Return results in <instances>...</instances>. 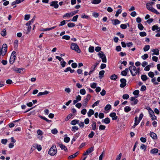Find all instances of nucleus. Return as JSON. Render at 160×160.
<instances>
[{
  "instance_id": "obj_5",
  "label": "nucleus",
  "mask_w": 160,
  "mask_h": 160,
  "mask_svg": "<svg viewBox=\"0 0 160 160\" xmlns=\"http://www.w3.org/2000/svg\"><path fill=\"white\" fill-rule=\"evenodd\" d=\"M98 55L100 58L102 59V62L105 63L107 62L106 57L104 54V53L103 52L100 51L98 53Z\"/></svg>"
},
{
  "instance_id": "obj_38",
  "label": "nucleus",
  "mask_w": 160,
  "mask_h": 160,
  "mask_svg": "<svg viewBox=\"0 0 160 160\" xmlns=\"http://www.w3.org/2000/svg\"><path fill=\"white\" fill-rule=\"evenodd\" d=\"M89 52H92L94 51V47L93 46H90L88 49Z\"/></svg>"
},
{
  "instance_id": "obj_26",
  "label": "nucleus",
  "mask_w": 160,
  "mask_h": 160,
  "mask_svg": "<svg viewBox=\"0 0 160 160\" xmlns=\"http://www.w3.org/2000/svg\"><path fill=\"white\" fill-rule=\"evenodd\" d=\"M158 152V150L157 148H154L152 149L150 152L152 154H154L157 153Z\"/></svg>"
},
{
  "instance_id": "obj_17",
  "label": "nucleus",
  "mask_w": 160,
  "mask_h": 160,
  "mask_svg": "<svg viewBox=\"0 0 160 160\" xmlns=\"http://www.w3.org/2000/svg\"><path fill=\"white\" fill-rule=\"evenodd\" d=\"M56 27V26L50 28H42L41 29L42 31H50L54 29Z\"/></svg>"
},
{
  "instance_id": "obj_22",
  "label": "nucleus",
  "mask_w": 160,
  "mask_h": 160,
  "mask_svg": "<svg viewBox=\"0 0 160 160\" xmlns=\"http://www.w3.org/2000/svg\"><path fill=\"white\" fill-rule=\"evenodd\" d=\"M141 78L143 81H146L148 78L147 77L146 75H142L141 76Z\"/></svg>"
},
{
  "instance_id": "obj_34",
  "label": "nucleus",
  "mask_w": 160,
  "mask_h": 160,
  "mask_svg": "<svg viewBox=\"0 0 160 160\" xmlns=\"http://www.w3.org/2000/svg\"><path fill=\"white\" fill-rule=\"evenodd\" d=\"M138 27L140 30H142L144 28L142 24L141 23H139L138 25Z\"/></svg>"
},
{
  "instance_id": "obj_25",
  "label": "nucleus",
  "mask_w": 160,
  "mask_h": 160,
  "mask_svg": "<svg viewBox=\"0 0 160 160\" xmlns=\"http://www.w3.org/2000/svg\"><path fill=\"white\" fill-rule=\"evenodd\" d=\"M101 2V0H93L92 2V3L94 4H97L100 3Z\"/></svg>"
},
{
  "instance_id": "obj_51",
  "label": "nucleus",
  "mask_w": 160,
  "mask_h": 160,
  "mask_svg": "<svg viewBox=\"0 0 160 160\" xmlns=\"http://www.w3.org/2000/svg\"><path fill=\"white\" fill-rule=\"evenodd\" d=\"M78 15H77L74 17H73L72 18V19L71 21L73 22H75L76 21L78 18Z\"/></svg>"
},
{
  "instance_id": "obj_7",
  "label": "nucleus",
  "mask_w": 160,
  "mask_h": 160,
  "mask_svg": "<svg viewBox=\"0 0 160 160\" xmlns=\"http://www.w3.org/2000/svg\"><path fill=\"white\" fill-rule=\"evenodd\" d=\"M121 83L120 87L121 88H124L126 85V80L124 78H122L120 80Z\"/></svg>"
},
{
  "instance_id": "obj_45",
  "label": "nucleus",
  "mask_w": 160,
  "mask_h": 160,
  "mask_svg": "<svg viewBox=\"0 0 160 160\" xmlns=\"http://www.w3.org/2000/svg\"><path fill=\"white\" fill-rule=\"evenodd\" d=\"M148 57V56L147 54H145L144 55H142V58L143 59L145 60Z\"/></svg>"
},
{
  "instance_id": "obj_3",
  "label": "nucleus",
  "mask_w": 160,
  "mask_h": 160,
  "mask_svg": "<svg viewBox=\"0 0 160 160\" xmlns=\"http://www.w3.org/2000/svg\"><path fill=\"white\" fill-rule=\"evenodd\" d=\"M57 150L56 146L53 145L50 149L48 151V154L51 156H53L57 153Z\"/></svg>"
},
{
  "instance_id": "obj_4",
  "label": "nucleus",
  "mask_w": 160,
  "mask_h": 160,
  "mask_svg": "<svg viewBox=\"0 0 160 160\" xmlns=\"http://www.w3.org/2000/svg\"><path fill=\"white\" fill-rule=\"evenodd\" d=\"M16 55V52L15 51H13L12 52L10 59L9 62L10 64H12L14 62Z\"/></svg>"
},
{
  "instance_id": "obj_10",
  "label": "nucleus",
  "mask_w": 160,
  "mask_h": 160,
  "mask_svg": "<svg viewBox=\"0 0 160 160\" xmlns=\"http://www.w3.org/2000/svg\"><path fill=\"white\" fill-rule=\"evenodd\" d=\"M58 2L57 1H52L50 3V6L53 7L55 8H57L58 7Z\"/></svg>"
},
{
  "instance_id": "obj_11",
  "label": "nucleus",
  "mask_w": 160,
  "mask_h": 160,
  "mask_svg": "<svg viewBox=\"0 0 160 160\" xmlns=\"http://www.w3.org/2000/svg\"><path fill=\"white\" fill-rule=\"evenodd\" d=\"M151 51L153 53L152 54V55H158L159 54V50L158 48L152 49Z\"/></svg>"
},
{
  "instance_id": "obj_56",
  "label": "nucleus",
  "mask_w": 160,
  "mask_h": 160,
  "mask_svg": "<svg viewBox=\"0 0 160 160\" xmlns=\"http://www.w3.org/2000/svg\"><path fill=\"white\" fill-rule=\"evenodd\" d=\"M81 113L83 115H85L87 112V110L86 109H83L81 111Z\"/></svg>"
},
{
  "instance_id": "obj_13",
  "label": "nucleus",
  "mask_w": 160,
  "mask_h": 160,
  "mask_svg": "<svg viewBox=\"0 0 160 160\" xmlns=\"http://www.w3.org/2000/svg\"><path fill=\"white\" fill-rule=\"evenodd\" d=\"M110 116L112 118V119L116 120L118 118V116L116 115V114L115 112H112L110 114Z\"/></svg>"
},
{
  "instance_id": "obj_16",
  "label": "nucleus",
  "mask_w": 160,
  "mask_h": 160,
  "mask_svg": "<svg viewBox=\"0 0 160 160\" xmlns=\"http://www.w3.org/2000/svg\"><path fill=\"white\" fill-rule=\"evenodd\" d=\"M35 16H34L33 17V18L31 20L28 21L27 23L26 24V26L31 25V23H32L34 22V21L35 19Z\"/></svg>"
},
{
  "instance_id": "obj_46",
  "label": "nucleus",
  "mask_w": 160,
  "mask_h": 160,
  "mask_svg": "<svg viewBox=\"0 0 160 160\" xmlns=\"http://www.w3.org/2000/svg\"><path fill=\"white\" fill-rule=\"evenodd\" d=\"M122 98L125 99H127L129 98V96L128 94H124L122 96Z\"/></svg>"
},
{
  "instance_id": "obj_19",
  "label": "nucleus",
  "mask_w": 160,
  "mask_h": 160,
  "mask_svg": "<svg viewBox=\"0 0 160 160\" xmlns=\"http://www.w3.org/2000/svg\"><path fill=\"white\" fill-rule=\"evenodd\" d=\"M94 111L92 109H90L88 112L87 113L88 117H90L92 115L94 114Z\"/></svg>"
},
{
  "instance_id": "obj_62",
  "label": "nucleus",
  "mask_w": 160,
  "mask_h": 160,
  "mask_svg": "<svg viewBox=\"0 0 160 160\" xmlns=\"http://www.w3.org/2000/svg\"><path fill=\"white\" fill-rule=\"evenodd\" d=\"M152 60L153 61L157 62L158 60V57L156 56H153L152 57Z\"/></svg>"
},
{
  "instance_id": "obj_47",
  "label": "nucleus",
  "mask_w": 160,
  "mask_h": 160,
  "mask_svg": "<svg viewBox=\"0 0 160 160\" xmlns=\"http://www.w3.org/2000/svg\"><path fill=\"white\" fill-rule=\"evenodd\" d=\"M139 34L141 37H145L147 35V34L145 32H140Z\"/></svg>"
},
{
  "instance_id": "obj_60",
  "label": "nucleus",
  "mask_w": 160,
  "mask_h": 160,
  "mask_svg": "<svg viewBox=\"0 0 160 160\" xmlns=\"http://www.w3.org/2000/svg\"><path fill=\"white\" fill-rule=\"evenodd\" d=\"M120 27L122 29H125L127 28V26L125 24H122L120 25Z\"/></svg>"
},
{
  "instance_id": "obj_20",
  "label": "nucleus",
  "mask_w": 160,
  "mask_h": 160,
  "mask_svg": "<svg viewBox=\"0 0 160 160\" xmlns=\"http://www.w3.org/2000/svg\"><path fill=\"white\" fill-rule=\"evenodd\" d=\"M78 153L79 152H77L69 156L68 157V159H70L74 158L75 157L77 156V155L78 154Z\"/></svg>"
},
{
  "instance_id": "obj_30",
  "label": "nucleus",
  "mask_w": 160,
  "mask_h": 160,
  "mask_svg": "<svg viewBox=\"0 0 160 160\" xmlns=\"http://www.w3.org/2000/svg\"><path fill=\"white\" fill-rule=\"evenodd\" d=\"M92 129L95 130L96 129V124L95 122H92Z\"/></svg>"
},
{
  "instance_id": "obj_12",
  "label": "nucleus",
  "mask_w": 160,
  "mask_h": 160,
  "mask_svg": "<svg viewBox=\"0 0 160 160\" xmlns=\"http://www.w3.org/2000/svg\"><path fill=\"white\" fill-rule=\"evenodd\" d=\"M138 117L137 116L135 118V123L134 125L132 127V128H134L140 122V121L139 119L138 120Z\"/></svg>"
},
{
  "instance_id": "obj_8",
  "label": "nucleus",
  "mask_w": 160,
  "mask_h": 160,
  "mask_svg": "<svg viewBox=\"0 0 160 160\" xmlns=\"http://www.w3.org/2000/svg\"><path fill=\"white\" fill-rule=\"evenodd\" d=\"M36 148L39 151H41L42 149L41 145H38L37 144H33L32 147L31 148V149L32 150V151L34 150V148Z\"/></svg>"
},
{
  "instance_id": "obj_50",
  "label": "nucleus",
  "mask_w": 160,
  "mask_h": 160,
  "mask_svg": "<svg viewBox=\"0 0 160 160\" xmlns=\"http://www.w3.org/2000/svg\"><path fill=\"white\" fill-rule=\"evenodd\" d=\"M58 130L56 128H54L51 130V132L53 134H56L58 133Z\"/></svg>"
},
{
  "instance_id": "obj_53",
  "label": "nucleus",
  "mask_w": 160,
  "mask_h": 160,
  "mask_svg": "<svg viewBox=\"0 0 160 160\" xmlns=\"http://www.w3.org/2000/svg\"><path fill=\"white\" fill-rule=\"evenodd\" d=\"M70 140V138L68 137H66L64 138V141L66 142H68Z\"/></svg>"
},
{
  "instance_id": "obj_15",
  "label": "nucleus",
  "mask_w": 160,
  "mask_h": 160,
  "mask_svg": "<svg viewBox=\"0 0 160 160\" xmlns=\"http://www.w3.org/2000/svg\"><path fill=\"white\" fill-rule=\"evenodd\" d=\"M110 119H109V118H106L105 119H103L102 120V122H104L107 124L109 123L110 122Z\"/></svg>"
},
{
  "instance_id": "obj_1",
  "label": "nucleus",
  "mask_w": 160,
  "mask_h": 160,
  "mask_svg": "<svg viewBox=\"0 0 160 160\" xmlns=\"http://www.w3.org/2000/svg\"><path fill=\"white\" fill-rule=\"evenodd\" d=\"M129 69L132 75L133 76H136L137 72L138 73L139 72L138 71L139 68H138L137 70L135 66H130L129 68Z\"/></svg>"
},
{
  "instance_id": "obj_39",
  "label": "nucleus",
  "mask_w": 160,
  "mask_h": 160,
  "mask_svg": "<svg viewBox=\"0 0 160 160\" xmlns=\"http://www.w3.org/2000/svg\"><path fill=\"white\" fill-rule=\"evenodd\" d=\"M75 26V24L73 23L69 22L68 24V26L69 28H72Z\"/></svg>"
},
{
  "instance_id": "obj_55",
  "label": "nucleus",
  "mask_w": 160,
  "mask_h": 160,
  "mask_svg": "<svg viewBox=\"0 0 160 160\" xmlns=\"http://www.w3.org/2000/svg\"><path fill=\"white\" fill-rule=\"evenodd\" d=\"M94 134V132L93 131H91V133L88 135V137L89 138H92Z\"/></svg>"
},
{
  "instance_id": "obj_44",
  "label": "nucleus",
  "mask_w": 160,
  "mask_h": 160,
  "mask_svg": "<svg viewBox=\"0 0 160 160\" xmlns=\"http://www.w3.org/2000/svg\"><path fill=\"white\" fill-rule=\"evenodd\" d=\"M80 93L82 95H85L86 93V91L84 89H81L80 91Z\"/></svg>"
},
{
  "instance_id": "obj_33",
  "label": "nucleus",
  "mask_w": 160,
  "mask_h": 160,
  "mask_svg": "<svg viewBox=\"0 0 160 160\" xmlns=\"http://www.w3.org/2000/svg\"><path fill=\"white\" fill-rule=\"evenodd\" d=\"M111 108V105L110 104H108L105 107V110L106 111H108Z\"/></svg>"
},
{
  "instance_id": "obj_32",
  "label": "nucleus",
  "mask_w": 160,
  "mask_h": 160,
  "mask_svg": "<svg viewBox=\"0 0 160 160\" xmlns=\"http://www.w3.org/2000/svg\"><path fill=\"white\" fill-rule=\"evenodd\" d=\"M1 35L3 36H5L6 35V30L4 29L1 32Z\"/></svg>"
},
{
  "instance_id": "obj_49",
  "label": "nucleus",
  "mask_w": 160,
  "mask_h": 160,
  "mask_svg": "<svg viewBox=\"0 0 160 160\" xmlns=\"http://www.w3.org/2000/svg\"><path fill=\"white\" fill-rule=\"evenodd\" d=\"M148 75L151 78H153L154 76V73L152 72H150L148 73Z\"/></svg>"
},
{
  "instance_id": "obj_57",
  "label": "nucleus",
  "mask_w": 160,
  "mask_h": 160,
  "mask_svg": "<svg viewBox=\"0 0 160 160\" xmlns=\"http://www.w3.org/2000/svg\"><path fill=\"white\" fill-rule=\"evenodd\" d=\"M120 21L117 19H116L114 20V22L113 23V24L114 25H116L119 24L120 23Z\"/></svg>"
},
{
  "instance_id": "obj_41",
  "label": "nucleus",
  "mask_w": 160,
  "mask_h": 160,
  "mask_svg": "<svg viewBox=\"0 0 160 160\" xmlns=\"http://www.w3.org/2000/svg\"><path fill=\"white\" fill-rule=\"evenodd\" d=\"M62 39L69 40L70 39V37L68 35H64L62 37Z\"/></svg>"
},
{
  "instance_id": "obj_43",
  "label": "nucleus",
  "mask_w": 160,
  "mask_h": 160,
  "mask_svg": "<svg viewBox=\"0 0 160 160\" xmlns=\"http://www.w3.org/2000/svg\"><path fill=\"white\" fill-rule=\"evenodd\" d=\"M156 79L155 78H152V79L151 81L152 82L154 83V84L155 85H158V83L157 82H156Z\"/></svg>"
},
{
  "instance_id": "obj_48",
  "label": "nucleus",
  "mask_w": 160,
  "mask_h": 160,
  "mask_svg": "<svg viewBox=\"0 0 160 160\" xmlns=\"http://www.w3.org/2000/svg\"><path fill=\"white\" fill-rule=\"evenodd\" d=\"M105 73V71H104V70H102L100 71L99 72V78H102V77H101V76H102L103 75V74H104Z\"/></svg>"
},
{
  "instance_id": "obj_27",
  "label": "nucleus",
  "mask_w": 160,
  "mask_h": 160,
  "mask_svg": "<svg viewBox=\"0 0 160 160\" xmlns=\"http://www.w3.org/2000/svg\"><path fill=\"white\" fill-rule=\"evenodd\" d=\"M88 100L87 99H85L82 102V105L85 107H86Z\"/></svg>"
},
{
  "instance_id": "obj_28",
  "label": "nucleus",
  "mask_w": 160,
  "mask_h": 160,
  "mask_svg": "<svg viewBox=\"0 0 160 160\" xmlns=\"http://www.w3.org/2000/svg\"><path fill=\"white\" fill-rule=\"evenodd\" d=\"M124 111L126 112H128L131 110V108L130 107L127 106L124 108Z\"/></svg>"
},
{
  "instance_id": "obj_40",
  "label": "nucleus",
  "mask_w": 160,
  "mask_h": 160,
  "mask_svg": "<svg viewBox=\"0 0 160 160\" xmlns=\"http://www.w3.org/2000/svg\"><path fill=\"white\" fill-rule=\"evenodd\" d=\"M97 83L95 82H93L90 85L91 87L92 88H96Z\"/></svg>"
},
{
  "instance_id": "obj_54",
  "label": "nucleus",
  "mask_w": 160,
  "mask_h": 160,
  "mask_svg": "<svg viewBox=\"0 0 160 160\" xmlns=\"http://www.w3.org/2000/svg\"><path fill=\"white\" fill-rule=\"evenodd\" d=\"M30 14L26 15L25 16L24 19L26 20H28L30 18Z\"/></svg>"
},
{
  "instance_id": "obj_63",
  "label": "nucleus",
  "mask_w": 160,
  "mask_h": 160,
  "mask_svg": "<svg viewBox=\"0 0 160 160\" xmlns=\"http://www.w3.org/2000/svg\"><path fill=\"white\" fill-rule=\"evenodd\" d=\"M72 115L71 114H69L68 116L67 117V118H65V121H67L72 116Z\"/></svg>"
},
{
  "instance_id": "obj_36",
  "label": "nucleus",
  "mask_w": 160,
  "mask_h": 160,
  "mask_svg": "<svg viewBox=\"0 0 160 160\" xmlns=\"http://www.w3.org/2000/svg\"><path fill=\"white\" fill-rule=\"evenodd\" d=\"M117 76L113 74L110 77V79L112 80H115L117 78Z\"/></svg>"
},
{
  "instance_id": "obj_31",
  "label": "nucleus",
  "mask_w": 160,
  "mask_h": 160,
  "mask_svg": "<svg viewBox=\"0 0 160 160\" xmlns=\"http://www.w3.org/2000/svg\"><path fill=\"white\" fill-rule=\"evenodd\" d=\"M146 7L149 10L152 8V5H151V3H147Z\"/></svg>"
},
{
  "instance_id": "obj_58",
  "label": "nucleus",
  "mask_w": 160,
  "mask_h": 160,
  "mask_svg": "<svg viewBox=\"0 0 160 160\" xmlns=\"http://www.w3.org/2000/svg\"><path fill=\"white\" fill-rule=\"evenodd\" d=\"M28 26L27 28V31L26 32V34H28L29 32L31 29V27L30 25L27 26Z\"/></svg>"
},
{
  "instance_id": "obj_61",
  "label": "nucleus",
  "mask_w": 160,
  "mask_h": 160,
  "mask_svg": "<svg viewBox=\"0 0 160 160\" xmlns=\"http://www.w3.org/2000/svg\"><path fill=\"white\" fill-rule=\"evenodd\" d=\"M75 99L78 101H80L81 99V97L80 96L78 95L75 98Z\"/></svg>"
},
{
  "instance_id": "obj_14",
  "label": "nucleus",
  "mask_w": 160,
  "mask_h": 160,
  "mask_svg": "<svg viewBox=\"0 0 160 160\" xmlns=\"http://www.w3.org/2000/svg\"><path fill=\"white\" fill-rule=\"evenodd\" d=\"M49 93V92L47 91H45L43 92H39L38 93L37 95L38 97H39L40 96L43 95H47Z\"/></svg>"
},
{
  "instance_id": "obj_2",
  "label": "nucleus",
  "mask_w": 160,
  "mask_h": 160,
  "mask_svg": "<svg viewBox=\"0 0 160 160\" xmlns=\"http://www.w3.org/2000/svg\"><path fill=\"white\" fill-rule=\"evenodd\" d=\"M7 50V46L6 44L3 45L2 48H0V56H4L6 53Z\"/></svg>"
},
{
  "instance_id": "obj_42",
  "label": "nucleus",
  "mask_w": 160,
  "mask_h": 160,
  "mask_svg": "<svg viewBox=\"0 0 160 160\" xmlns=\"http://www.w3.org/2000/svg\"><path fill=\"white\" fill-rule=\"evenodd\" d=\"M94 150L93 147H92L88 148L87 151L88 152V153L89 154L92 152Z\"/></svg>"
},
{
  "instance_id": "obj_9",
  "label": "nucleus",
  "mask_w": 160,
  "mask_h": 160,
  "mask_svg": "<svg viewBox=\"0 0 160 160\" xmlns=\"http://www.w3.org/2000/svg\"><path fill=\"white\" fill-rule=\"evenodd\" d=\"M137 97H138V96L136 97H131V98H130V100L131 101L134 102H132L131 103V105H134L136 104L138 102V100L137 99H136V98H137Z\"/></svg>"
},
{
  "instance_id": "obj_18",
  "label": "nucleus",
  "mask_w": 160,
  "mask_h": 160,
  "mask_svg": "<svg viewBox=\"0 0 160 160\" xmlns=\"http://www.w3.org/2000/svg\"><path fill=\"white\" fill-rule=\"evenodd\" d=\"M59 146L62 150H63L65 152L67 151V148L64 145L61 144H59Z\"/></svg>"
},
{
  "instance_id": "obj_52",
  "label": "nucleus",
  "mask_w": 160,
  "mask_h": 160,
  "mask_svg": "<svg viewBox=\"0 0 160 160\" xmlns=\"http://www.w3.org/2000/svg\"><path fill=\"white\" fill-rule=\"evenodd\" d=\"M100 102V101L98 100L96 102H94L92 106V108H94L95 106H96L98 105V104Z\"/></svg>"
},
{
  "instance_id": "obj_64",
  "label": "nucleus",
  "mask_w": 160,
  "mask_h": 160,
  "mask_svg": "<svg viewBox=\"0 0 160 160\" xmlns=\"http://www.w3.org/2000/svg\"><path fill=\"white\" fill-rule=\"evenodd\" d=\"M75 106L78 108H80L82 106V104L81 103H78L76 104Z\"/></svg>"
},
{
  "instance_id": "obj_37",
  "label": "nucleus",
  "mask_w": 160,
  "mask_h": 160,
  "mask_svg": "<svg viewBox=\"0 0 160 160\" xmlns=\"http://www.w3.org/2000/svg\"><path fill=\"white\" fill-rule=\"evenodd\" d=\"M106 126L104 125H101L99 126V129L100 130H104L105 129Z\"/></svg>"
},
{
  "instance_id": "obj_29",
  "label": "nucleus",
  "mask_w": 160,
  "mask_h": 160,
  "mask_svg": "<svg viewBox=\"0 0 160 160\" xmlns=\"http://www.w3.org/2000/svg\"><path fill=\"white\" fill-rule=\"evenodd\" d=\"M150 48V46L149 45H146L143 48V51L144 52H146Z\"/></svg>"
},
{
  "instance_id": "obj_24",
  "label": "nucleus",
  "mask_w": 160,
  "mask_h": 160,
  "mask_svg": "<svg viewBox=\"0 0 160 160\" xmlns=\"http://www.w3.org/2000/svg\"><path fill=\"white\" fill-rule=\"evenodd\" d=\"M79 121L77 120H74L71 121V124L73 125H76V124L79 123Z\"/></svg>"
},
{
  "instance_id": "obj_21",
  "label": "nucleus",
  "mask_w": 160,
  "mask_h": 160,
  "mask_svg": "<svg viewBox=\"0 0 160 160\" xmlns=\"http://www.w3.org/2000/svg\"><path fill=\"white\" fill-rule=\"evenodd\" d=\"M150 136L153 139H157V136L156 134L153 132H151L150 134Z\"/></svg>"
},
{
  "instance_id": "obj_35",
  "label": "nucleus",
  "mask_w": 160,
  "mask_h": 160,
  "mask_svg": "<svg viewBox=\"0 0 160 160\" xmlns=\"http://www.w3.org/2000/svg\"><path fill=\"white\" fill-rule=\"evenodd\" d=\"M122 10L121 9H118L116 12V14L115 15V16L116 17H118V15L120 14L122 12Z\"/></svg>"
},
{
  "instance_id": "obj_6",
  "label": "nucleus",
  "mask_w": 160,
  "mask_h": 160,
  "mask_svg": "<svg viewBox=\"0 0 160 160\" xmlns=\"http://www.w3.org/2000/svg\"><path fill=\"white\" fill-rule=\"evenodd\" d=\"M71 48L78 53H80L81 52L80 50L79 49L78 46L76 43H72L71 46Z\"/></svg>"
},
{
  "instance_id": "obj_23",
  "label": "nucleus",
  "mask_w": 160,
  "mask_h": 160,
  "mask_svg": "<svg viewBox=\"0 0 160 160\" xmlns=\"http://www.w3.org/2000/svg\"><path fill=\"white\" fill-rule=\"evenodd\" d=\"M69 71L71 73H73L74 71V70L72 69L70 67H68L64 70L65 72H67Z\"/></svg>"
},
{
  "instance_id": "obj_59",
  "label": "nucleus",
  "mask_w": 160,
  "mask_h": 160,
  "mask_svg": "<svg viewBox=\"0 0 160 160\" xmlns=\"http://www.w3.org/2000/svg\"><path fill=\"white\" fill-rule=\"evenodd\" d=\"M8 142L7 139H2L1 140V142L2 144H6Z\"/></svg>"
}]
</instances>
